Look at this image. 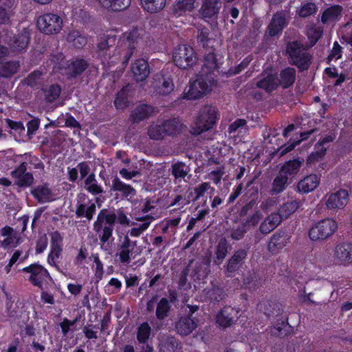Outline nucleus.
<instances>
[{"label":"nucleus","mask_w":352,"mask_h":352,"mask_svg":"<svg viewBox=\"0 0 352 352\" xmlns=\"http://www.w3.org/2000/svg\"><path fill=\"white\" fill-rule=\"evenodd\" d=\"M285 55L288 63L296 66L301 72L307 70L311 65V55L299 41H289L286 43Z\"/></svg>","instance_id":"1"},{"label":"nucleus","mask_w":352,"mask_h":352,"mask_svg":"<svg viewBox=\"0 0 352 352\" xmlns=\"http://www.w3.org/2000/svg\"><path fill=\"white\" fill-rule=\"evenodd\" d=\"M116 222V214L107 209L101 210L94 223V230L98 234L102 245L112 236Z\"/></svg>","instance_id":"2"},{"label":"nucleus","mask_w":352,"mask_h":352,"mask_svg":"<svg viewBox=\"0 0 352 352\" xmlns=\"http://www.w3.org/2000/svg\"><path fill=\"white\" fill-rule=\"evenodd\" d=\"M142 248L138 246L136 241H131L129 235H125L122 241L118 247L116 256L118 261L122 264H129L131 259L135 258L141 254Z\"/></svg>","instance_id":"3"},{"label":"nucleus","mask_w":352,"mask_h":352,"mask_svg":"<svg viewBox=\"0 0 352 352\" xmlns=\"http://www.w3.org/2000/svg\"><path fill=\"white\" fill-rule=\"evenodd\" d=\"M217 119V108L210 105L203 107L197 116L193 133L199 135L210 128Z\"/></svg>","instance_id":"4"},{"label":"nucleus","mask_w":352,"mask_h":352,"mask_svg":"<svg viewBox=\"0 0 352 352\" xmlns=\"http://www.w3.org/2000/svg\"><path fill=\"white\" fill-rule=\"evenodd\" d=\"M173 60L177 67L186 69L197 63V57L192 47L188 45H180L175 49Z\"/></svg>","instance_id":"5"},{"label":"nucleus","mask_w":352,"mask_h":352,"mask_svg":"<svg viewBox=\"0 0 352 352\" xmlns=\"http://www.w3.org/2000/svg\"><path fill=\"white\" fill-rule=\"evenodd\" d=\"M138 31L133 30L124 36L123 39L121 41L120 45L114 50V54H116L122 58V65H127L129 59L136 48L138 42Z\"/></svg>","instance_id":"6"},{"label":"nucleus","mask_w":352,"mask_h":352,"mask_svg":"<svg viewBox=\"0 0 352 352\" xmlns=\"http://www.w3.org/2000/svg\"><path fill=\"white\" fill-rule=\"evenodd\" d=\"M214 84L213 77L205 78L199 76L189 86L188 90L184 93V98L187 100H195L202 97L210 91Z\"/></svg>","instance_id":"7"},{"label":"nucleus","mask_w":352,"mask_h":352,"mask_svg":"<svg viewBox=\"0 0 352 352\" xmlns=\"http://www.w3.org/2000/svg\"><path fill=\"white\" fill-rule=\"evenodd\" d=\"M21 271L26 274L25 278L41 290H43V283L52 279L48 271L38 263L31 264L23 268Z\"/></svg>","instance_id":"8"},{"label":"nucleus","mask_w":352,"mask_h":352,"mask_svg":"<svg viewBox=\"0 0 352 352\" xmlns=\"http://www.w3.org/2000/svg\"><path fill=\"white\" fill-rule=\"evenodd\" d=\"M336 230V222L331 219H325L311 228L309 236L312 241H323L329 238Z\"/></svg>","instance_id":"9"},{"label":"nucleus","mask_w":352,"mask_h":352,"mask_svg":"<svg viewBox=\"0 0 352 352\" xmlns=\"http://www.w3.org/2000/svg\"><path fill=\"white\" fill-rule=\"evenodd\" d=\"M63 21L56 14L47 13L41 15L37 19L38 29L45 34H58L63 28Z\"/></svg>","instance_id":"10"},{"label":"nucleus","mask_w":352,"mask_h":352,"mask_svg":"<svg viewBox=\"0 0 352 352\" xmlns=\"http://www.w3.org/2000/svg\"><path fill=\"white\" fill-rule=\"evenodd\" d=\"M96 202L87 199L85 194L80 193L78 195V203L75 214L78 218H86L91 221L96 212Z\"/></svg>","instance_id":"11"},{"label":"nucleus","mask_w":352,"mask_h":352,"mask_svg":"<svg viewBox=\"0 0 352 352\" xmlns=\"http://www.w3.org/2000/svg\"><path fill=\"white\" fill-rule=\"evenodd\" d=\"M221 6V0H202L199 10L200 18L206 21L217 20Z\"/></svg>","instance_id":"12"},{"label":"nucleus","mask_w":352,"mask_h":352,"mask_svg":"<svg viewBox=\"0 0 352 352\" xmlns=\"http://www.w3.org/2000/svg\"><path fill=\"white\" fill-rule=\"evenodd\" d=\"M116 42V37L109 34H103L99 37L96 44V54L103 61L111 59V48Z\"/></svg>","instance_id":"13"},{"label":"nucleus","mask_w":352,"mask_h":352,"mask_svg":"<svg viewBox=\"0 0 352 352\" xmlns=\"http://www.w3.org/2000/svg\"><path fill=\"white\" fill-rule=\"evenodd\" d=\"M28 163L23 162L13 170L10 175L15 180L14 184L19 187L30 186L34 183V177L31 173L27 172Z\"/></svg>","instance_id":"14"},{"label":"nucleus","mask_w":352,"mask_h":352,"mask_svg":"<svg viewBox=\"0 0 352 352\" xmlns=\"http://www.w3.org/2000/svg\"><path fill=\"white\" fill-rule=\"evenodd\" d=\"M152 86L154 90L159 94L167 95L174 89V84L170 76H165L162 74L154 76Z\"/></svg>","instance_id":"15"},{"label":"nucleus","mask_w":352,"mask_h":352,"mask_svg":"<svg viewBox=\"0 0 352 352\" xmlns=\"http://www.w3.org/2000/svg\"><path fill=\"white\" fill-rule=\"evenodd\" d=\"M349 194L346 190H340L336 192L327 195L325 205L328 209L337 210L342 208L347 203Z\"/></svg>","instance_id":"16"},{"label":"nucleus","mask_w":352,"mask_h":352,"mask_svg":"<svg viewBox=\"0 0 352 352\" xmlns=\"http://www.w3.org/2000/svg\"><path fill=\"white\" fill-rule=\"evenodd\" d=\"M198 326V320L190 316H182L175 322V330L178 334L186 336L190 334Z\"/></svg>","instance_id":"17"},{"label":"nucleus","mask_w":352,"mask_h":352,"mask_svg":"<svg viewBox=\"0 0 352 352\" xmlns=\"http://www.w3.org/2000/svg\"><path fill=\"white\" fill-rule=\"evenodd\" d=\"M287 24L285 13L283 11L277 12L273 15L271 22L267 26L266 34L270 36H275L282 32Z\"/></svg>","instance_id":"18"},{"label":"nucleus","mask_w":352,"mask_h":352,"mask_svg":"<svg viewBox=\"0 0 352 352\" xmlns=\"http://www.w3.org/2000/svg\"><path fill=\"white\" fill-rule=\"evenodd\" d=\"M334 256L344 265L352 264V244L342 242L334 248Z\"/></svg>","instance_id":"19"},{"label":"nucleus","mask_w":352,"mask_h":352,"mask_svg":"<svg viewBox=\"0 0 352 352\" xmlns=\"http://www.w3.org/2000/svg\"><path fill=\"white\" fill-rule=\"evenodd\" d=\"M154 113V108L146 104L138 105L131 113L130 120L133 123L138 124L148 119Z\"/></svg>","instance_id":"20"},{"label":"nucleus","mask_w":352,"mask_h":352,"mask_svg":"<svg viewBox=\"0 0 352 352\" xmlns=\"http://www.w3.org/2000/svg\"><path fill=\"white\" fill-rule=\"evenodd\" d=\"M31 194L41 204L50 202L54 200V193L49 184L46 183L35 186L32 189Z\"/></svg>","instance_id":"21"},{"label":"nucleus","mask_w":352,"mask_h":352,"mask_svg":"<svg viewBox=\"0 0 352 352\" xmlns=\"http://www.w3.org/2000/svg\"><path fill=\"white\" fill-rule=\"evenodd\" d=\"M258 309L268 318L280 317L283 311L280 303L268 300L261 301L258 305Z\"/></svg>","instance_id":"22"},{"label":"nucleus","mask_w":352,"mask_h":352,"mask_svg":"<svg viewBox=\"0 0 352 352\" xmlns=\"http://www.w3.org/2000/svg\"><path fill=\"white\" fill-rule=\"evenodd\" d=\"M248 248H240L234 251L233 255L229 258L226 270L228 272H236L245 263L248 256Z\"/></svg>","instance_id":"23"},{"label":"nucleus","mask_w":352,"mask_h":352,"mask_svg":"<svg viewBox=\"0 0 352 352\" xmlns=\"http://www.w3.org/2000/svg\"><path fill=\"white\" fill-rule=\"evenodd\" d=\"M131 71L135 80L137 82H142L148 78L150 74V67L146 60L140 58L132 63Z\"/></svg>","instance_id":"24"},{"label":"nucleus","mask_w":352,"mask_h":352,"mask_svg":"<svg viewBox=\"0 0 352 352\" xmlns=\"http://www.w3.org/2000/svg\"><path fill=\"white\" fill-rule=\"evenodd\" d=\"M238 311L231 307H223L217 316V322L223 327H230L238 318Z\"/></svg>","instance_id":"25"},{"label":"nucleus","mask_w":352,"mask_h":352,"mask_svg":"<svg viewBox=\"0 0 352 352\" xmlns=\"http://www.w3.org/2000/svg\"><path fill=\"white\" fill-rule=\"evenodd\" d=\"M15 8L14 0H0V25H8L11 23Z\"/></svg>","instance_id":"26"},{"label":"nucleus","mask_w":352,"mask_h":352,"mask_svg":"<svg viewBox=\"0 0 352 352\" xmlns=\"http://www.w3.org/2000/svg\"><path fill=\"white\" fill-rule=\"evenodd\" d=\"M111 190L120 192L119 195L125 198H132L136 195L135 188L124 183L118 176L112 179Z\"/></svg>","instance_id":"27"},{"label":"nucleus","mask_w":352,"mask_h":352,"mask_svg":"<svg viewBox=\"0 0 352 352\" xmlns=\"http://www.w3.org/2000/svg\"><path fill=\"white\" fill-rule=\"evenodd\" d=\"M278 85L283 89L292 86L296 79V71L293 67H287L280 72L277 76Z\"/></svg>","instance_id":"28"},{"label":"nucleus","mask_w":352,"mask_h":352,"mask_svg":"<svg viewBox=\"0 0 352 352\" xmlns=\"http://www.w3.org/2000/svg\"><path fill=\"white\" fill-rule=\"evenodd\" d=\"M0 234L2 236L6 237L3 241H0V246L3 248H7L10 245L15 246L18 244L19 241V236L17 232L10 226H5L0 230Z\"/></svg>","instance_id":"29"},{"label":"nucleus","mask_w":352,"mask_h":352,"mask_svg":"<svg viewBox=\"0 0 352 352\" xmlns=\"http://www.w3.org/2000/svg\"><path fill=\"white\" fill-rule=\"evenodd\" d=\"M87 67L88 64L84 59H76L71 61L65 67V74L69 78L76 77L83 72Z\"/></svg>","instance_id":"30"},{"label":"nucleus","mask_w":352,"mask_h":352,"mask_svg":"<svg viewBox=\"0 0 352 352\" xmlns=\"http://www.w3.org/2000/svg\"><path fill=\"white\" fill-rule=\"evenodd\" d=\"M289 238L285 234L276 232L272 235L268 244V250L272 253H277L287 243Z\"/></svg>","instance_id":"31"},{"label":"nucleus","mask_w":352,"mask_h":352,"mask_svg":"<svg viewBox=\"0 0 352 352\" xmlns=\"http://www.w3.org/2000/svg\"><path fill=\"white\" fill-rule=\"evenodd\" d=\"M320 184V178L314 174L306 176L298 184V189L303 193L313 191Z\"/></svg>","instance_id":"32"},{"label":"nucleus","mask_w":352,"mask_h":352,"mask_svg":"<svg viewBox=\"0 0 352 352\" xmlns=\"http://www.w3.org/2000/svg\"><path fill=\"white\" fill-rule=\"evenodd\" d=\"M102 8L112 11H122L131 4V0H96Z\"/></svg>","instance_id":"33"},{"label":"nucleus","mask_w":352,"mask_h":352,"mask_svg":"<svg viewBox=\"0 0 352 352\" xmlns=\"http://www.w3.org/2000/svg\"><path fill=\"white\" fill-rule=\"evenodd\" d=\"M61 238L58 232H55L52 236L51 252L48 256V263L51 265H55V260L58 258L62 252L60 246Z\"/></svg>","instance_id":"34"},{"label":"nucleus","mask_w":352,"mask_h":352,"mask_svg":"<svg viewBox=\"0 0 352 352\" xmlns=\"http://www.w3.org/2000/svg\"><path fill=\"white\" fill-rule=\"evenodd\" d=\"M217 68V62L214 53H208L204 57L200 76L212 77V73Z\"/></svg>","instance_id":"35"},{"label":"nucleus","mask_w":352,"mask_h":352,"mask_svg":"<svg viewBox=\"0 0 352 352\" xmlns=\"http://www.w3.org/2000/svg\"><path fill=\"white\" fill-rule=\"evenodd\" d=\"M66 40L74 47L81 49L87 43V37L76 30H71L67 33Z\"/></svg>","instance_id":"36"},{"label":"nucleus","mask_w":352,"mask_h":352,"mask_svg":"<svg viewBox=\"0 0 352 352\" xmlns=\"http://www.w3.org/2000/svg\"><path fill=\"white\" fill-rule=\"evenodd\" d=\"M163 122L158 121L153 122L148 129V135L153 140H162L166 137V133L164 131Z\"/></svg>","instance_id":"37"},{"label":"nucleus","mask_w":352,"mask_h":352,"mask_svg":"<svg viewBox=\"0 0 352 352\" xmlns=\"http://www.w3.org/2000/svg\"><path fill=\"white\" fill-rule=\"evenodd\" d=\"M162 122L167 136L176 135L182 131L183 124L178 118L168 119Z\"/></svg>","instance_id":"38"},{"label":"nucleus","mask_w":352,"mask_h":352,"mask_svg":"<svg viewBox=\"0 0 352 352\" xmlns=\"http://www.w3.org/2000/svg\"><path fill=\"white\" fill-rule=\"evenodd\" d=\"M287 181L288 177L279 171L273 180L270 193L274 195L282 192L286 188Z\"/></svg>","instance_id":"39"},{"label":"nucleus","mask_w":352,"mask_h":352,"mask_svg":"<svg viewBox=\"0 0 352 352\" xmlns=\"http://www.w3.org/2000/svg\"><path fill=\"white\" fill-rule=\"evenodd\" d=\"M85 188L94 195H98L103 192L102 187L98 184L94 173L89 174L85 179Z\"/></svg>","instance_id":"40"},{"label":"nucleus","mask_w":352,"mask_h":352,"mask_svg":"<svg viewBox=\"0 0 352 352\" xmlns=\"http://www.w3.org/2000/svg\"><path fill=\"white\" fill-rule=\"evenodd\" d=\"M205 296L212 301H220L226 298V294L219 285H212L204 290Z\"/></svg>","instance_id":"41"},{"label":"nucleus","mask_w":352,"mask_h":352,"mask_svg":"<svg viewBox=\"0 0 352 352\" xmlns=\"http://www.w3.org/2000/svg\"><path fill=\"white\" fill-rule=\"evenodd\" d=\"M20 67L19 62L8 61L0 66V77L8 78L16 74Z\"/></svg>","instance_id":"42"},{"label":"nucleus","mask_w":352,"mask_h":352,"mask_svg":"<svg viewBox=\"0 0 352 352\" xmlns=\"http://www.w3.org/2000/svg\"><path fill=\"white\" fill-rule=\"evenodd\" d=\"M29 43V36L27 32L19 34L10 40V45L15 51L20 52L25 49Z\"/></svg>","instance_id":"43"},{"label":"nucleus","mask_w":352,"mask_h":352,"mask_svg":"<svg viewBox=\"0 0 352 352\" xmlns=\"http://www.w3.org/2000/svg\"><path fill=\"white\" fill-rule=\"evenodd\" d=\"M276 76L270 74L257 82V86L259 88L265 89L267 92L275 90L278 85Z\"/></svg>","instance_id":"44"},{"label":"nucleus","mask_w":352,"mask_h":352,"mask_svg":"<svg viewBox=\"0 0 352 352\" xmlns=\"http://www.w3.org/2000/svg\"><path fill=\"white\" fill-rule=\"evenodd\" d=\"M189 171V167L181 162H177L171 166V173L174 176L175 183H177L179 179H184Z\"/></svg>","instance_id":"45"},{"label":"nucleus","mask_w":352,"mask_h":352,"mask_svg":"<svg viewBox=\"0 0 352 352\" xmlns=\"http://www.w3.org/2000/svg\"><path fill=\"white\" fill-rule=\"evenodd\" d=\"M342 10V8L340 6H333L327 8L322 15L321 21L323 23H328L337 20Z\"/></svg>","instance_id":"46"},{"label":"nucleus","mask_w":352,"mask_h":352,"mask_svg":"<svg viewBox=\"0 0 352 352\" xmlns=\"http://www.w3.org/2000/svg\"><path fill=\"white\" fill-rule=\"evenodd\" d=\"M301 204V201L296 199L285 202L279 209L280 215L284 219H287L289 215L296 212Z\"/></svg>","instance_id":"47"},{"label":"nucleus","mask_w":352,"mask_h":352,"mask_svg":"<svg viewBox=\"0 0 352 352\" xmlns=\"http://www.w3.org/2000/svg\"><path fill=\"white\" fill-rule=\"evenodd\" d=\"M230 248V245L226 239L222 238L219 240L215 254H216V260L214 263H220L223 261V260L226 258L227 254L229 252V249Z\"/></svg>","instance_id":"48"},{"label":"nucleus","mask_w":352,"mask_h":352,"mask_svg":"<svg viewBox=\"0 0 352 352\" xmlns=\"http://www.w3.org/2000/svg\"><path fill=\"white\" fill-rule=\"evenodd\" d=\"M141 2L146 11L156 13L165 7L166 0H141Z\"/></svg>","instance_id":"49"},{"label":"nucleus","mask_w":352,"mask_h":352,"mask_svg":"<svg viewBox=\"0 0 352 352\" xmlns=\"http://www.w3.org/2000/svg\"><path fill=\"white\" fill-rule=\"evenodd\" d=\"M302 163V161H300L298 159L289 160L281 167L280 172L287 177L288 175H296L298 172Z\"/></svg>","instance_id":"50"},{"label":"nucleus","mask_w":352,"mask_h":352,"mask_svg":"<svg viewBox=\"0 0 352 352\" xmlns=\"http://www.w3.org/2000/svg\"><path fill=\"white\" fill-rule=\"evenodd\" d=\"M170 309V305L168 300L166 298H162L157 302L155 310V315L158 320H162L166 318Z\"/></svg>","instance_id":"51"},{"label":"nucleus","mask_w":352,"mask_h":352,"mask_svg":"<svg viewBox=\"0 0 352 352\" xmlns=\"http://www.w3.org/2000/svg\"><path fill=\"white\" fill-rule=\"evenodd\" d=\"M195 0H179L174 4L173 11L179 15H182L186 12H190L195 8Z\"/></svg>","instance_id":"52"},{"label":"nucleus","mask_w":352,"mask_h":352,"mask_svg":"<svg viewBox=\"0 0 352 352\" xmlns=\"http://www.w3.org/2000/svg\"><path fill=\"white\" fill-rule=\"evenodd\" d=\"M129 86L123 87L117 94V97L114 101L115 106L118 109H124L129 104L128 94Z\"/></svg>","instance_id":"53"},{"label":"nucleus","mask_w":352,"mask_h":352,"mask_svg":"<svg viewBox=\"0 0 352 352\" xmlns=\"http://www.w3.org/2000/svg\"><path fill=\"white\" fill-rule=\"evenodd\" d=\"M151 328L147 322H142L137 329V340L140 343L145 344L149 339Z\"/></svg>","instance_id":"54"},{"label":"nucleus","mask_w":352,"mask_h":352,"mask_svg":"<svg viewBox=\"0 0 352 352\" xmlns=\"http://www.w3.org/2000/svg\"><path fill=\"white\" fill-rule=\"evenodd\" d=\"M178 346L177 340L172 336L163 339L160 344L161 352H175Z\"/></svg>","instance_id":"55"},{"label":"nucleus","mask_w":352,"mask_h":352,"mask_svg":"<svg viewBox=\"0 0 352 352\" xmlns=\"http://www.w3.org/2000/svg\"><path fill=\"white\" fill-rule=\"evenodd\" d=\"M243 283L250 289H255L261 285L262 280L256 272H249L245 276Z\"/></svg>","instance_id":"56"},{"label":"nucleus","mask_w":352,"mask_h":352,"mask_svg":"<svg viewBox=\"0 0 352 352\" xmlns=\"http://www.w3.org/2000/svg\"><path fill=\"white\" fill-rule=\"evenodd\" d=\"M43 72L35 70L30 73L24 80V83L31 87H35L41 85Z\"/></svg>","instance_id":"57"},{"label":"nucleus","mask_w":352,"mask_h":352,"mask_svg":"<svg viewBox=\"0 0 352 352\" xmlns=\"http://www.w3.org/2000/svg\"><path fill=\"white\" fill-rule=\"evenodd\" d=\"M210 260L208 257H205L202 261L197 263L195 269V274L197 278L201 279L206 277L208 273Z\"/></svg>","instance_id":"58"},{"label":"nucleus","mask_w":352,"mask_h":352,"mask_svg":"<svg viewBox=\"0 0 352 352\" xmlns=\"http://www.w3.org/2000/svg\"><path fill=\"white\" fill-rule=\"evenodd\" d=\"M280 317V318H278L277 320L279 321L281 320V322L278 323L276 326H274L272 329L271 332L276 336H285L287 335L289 327L288 326V323L285 322V320H286L287 318L283 316Z\"/></svg>","instance_id":"59"},{"label":"nucleus","mask_w":352,"mask_h":352,"mask_svg":"<svg viewBox=\"0 0 352 352\" xmlns=\"http://www.w3.org/2000/svg\"><path fill=\"white\" fill-rule=\"evenodd\" d=\"M61 88L58 85H52L45 90V98L48 102H53L60 96Z\"/></svg>","instance_id":"60"},{"label":"nucleus","mask_w":352,"mask_h":352,"mask_svg":"<svg viewBox=\"0 0 352 352\" xmlns=\"http://www.w3.org/2000/svg\"><path fill=\"white\" fill-rule=\"evenodd\" d=\"M228 236L230 237L232 240L239 241L242 239L245 234L247 232V229L243 223L237 226L236 227H234L228 231Z\"/></svg>","instance_id":"61"},{"label":"nucleus","mask_w":352,"mask_h":352,"mask_svg":"<svg viewBox=\"0 0 352 352\" xmlns=\"http://www.w3.org/2000/svg\"><path fill=\"white\" fill-rule=\"evenodd\" d=\"M247 122L244 119H237L232 122L228 127L229 133H241L243 131H246Z\"/></svg>","instance_id":"62"},{"label":"nucleus","mask_w":352,"mask_h":352,"mask_svg":"<svg viewBox=\"0 0 352 352\" xmlns=\"http://www.w3.org/2000/svg\"><path fill=\"white\" fill-rule=\"evenodd\" d=\"M317 10L316 5L314 3H307L304 4L298 10V15L301 17H307L314 14Z\"/></svg>","instance_id":"63"},{"label":"nucleus","mask_w":352,"mask_h":352,"mask_svg":"<svg viewBox=\"0 0 352 352\" xmlns=\"http://www.w3.org/2000/svg\"><path fill=\"white\" fill-rule=\"evenodd\" d=\"M316 146L317 151L315 153H312L307 158V163L309 164L318 160L324 156L326 153L327 148L324 146V144H321V143L319 142Z\"/></svg>","instance_id":"64"}]
</instances>
